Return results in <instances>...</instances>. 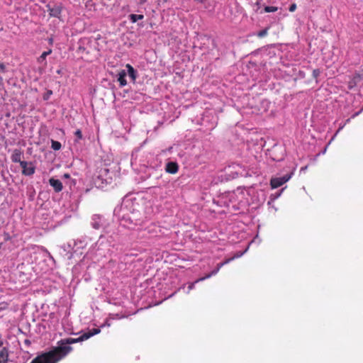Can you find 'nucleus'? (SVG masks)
Instances as JSON below:
<instances>
[{"label": "nucleus", "instance_id": "nucleus-3", "mask_svg": "<svg viewBox=\"0 0 363 363\" xmlns=\"http://www.w3.org/2000/svg\"><path fill=\"white\" fill-rule=\"evenodd\" d=\"M46 7L48 9L50 17L57 18L59 19L61 18V14L62 11V6L61 4H55L53 6H51L49 4L46 5Z\"/></svg>", "mask_w": 363, "mask_h": 363}, {"label": "nucleus", "instance_id": "nucleus-8", "mask_svg": "<svg viewBox=\"0 0 363 363\" xmlns=\"http://www.w3.org/2000/svg\"><path fill=\"white\" fill-rule=\"evenodd\" d=\"M179 166L177 162H169L166 164L165 170L169 174H175L178 172Z\"/></svg>", "mask_w": 363, "mask_h": 363}, {"label": "nucleus", "instance_id": "nucleus-4", "mask_svg": "<svg viewBox=\"0 0 363 363\" xmlns=\"http://www.w3.org/2000/svg\"><path fill=\"white\" fill-rule=\"evenodd\" d=\"M291 177V174H289L281 177L272 178L270 181V185L272 189H277L287 182L290 179Z\"/></svg>", "mask_w": 363, "mask_h": 363}, {"label": "nucleus", "instance_id": "nucleus-17", "mask_svg": "<svg viewBox=\"0 0 363 363\" xmlns=\"http://www.w3.org/2000/svg\"><path fill=\"white\" fill-rule=\"evenodd\" d=\"M129 18L133 23H135L139 20H142L144 18V16L142 14H130L129 16Z\"/></svg>", "mask_w": 363, "mask_h": 363}, {"label": "nucleus", "instance_id": "nucleus-5", "mask_svg": "<svg viewBox=\"0 0 363 363\" xmlns=\"http://www.w3.org/2000/svg\"><path fill=\"white\" fill-rule=\"evenodd\" d=\"M363 81V70L356 72L352 78L348 82V88L354 89Z\"/></svg>", "mask_w": 363, "mask_h": 363}, {"label": "nucleus", "instance_id": "nucleus-12", "mask_svg": "<svg viewBox=\"0 0 363 363\" xmlns=\"http://www.w3.org/2000/svg\"><path fill=\"white\" fill-rule=\"evenodd\" d=\"M9 352L6 347L0 351V363H6L8 362Z\"/></svg>", "mask_w": 363, "mask_h": 363}, {"label": "nucleus", "instance_id": "nucleus-29", "mask_svg": "<svg viewBox=\"0 0 363 363\" xmlns=\"http://www.w3.org/2000/svg\"><path fill=\"white\" fill-rule=\"evenodd\" d=\"M196 1H198V2H201V0H195Z\"/></svg>", "mask_w": 363, "mask_h": 363}, {"label": "nucleus", "instance_id": "nucleus-15", "mask_svg": "<svg viewBox=\"0 0 363 363\" xmlns=\"http://www.w3.org/2000/svg\"><path fill=\"white\" fill-rule=\"evenodd\" d=\"M242 255V253H238L236 255H235L233 257H232L231 258H228V259H225L223 262H220L218 264V267H223L224 265L228 264L230 262H231L232 260H233L235 258H238V257H240V256Z\"/></svg>", "mask_w": 363, "mask_h": 363}, {"label": "nucleus", "instance_id": "nucleus-27", "mask_svg": "<svg viewBox=\"0 0 363 363\" xmlns=\"http://www.w3.org/2000/svg\"><path fill=\"white\" fill-rule=\"evenodd\" d=\"M146 2V0H139V4H143Z\"/></svg>", "mask_w": 363, "mask_h": 363}, {"label": "nucleus", "instance_id": "nucleus-26", "mask_svg": "<svg viewBox=\"0 0 363 363\" xmlns=\"http://www.w3.org/2000/svg\"><path fill=\"white\" fill-rule=\"evenodd\" d=\"M196 283V282L195 281V282H194V283L190 284H189V287H188V288H189V290L193 289H194V284H195Z\"/></svg>", "mask_w": 363, "mask_h": 363}, {"label": "nucleus", "instance_id": "nucleus-19", "mask_svg": "<svg viewBox=\"0 0 363 363\" xmlns=\"http://www.w3.org/2000/svg\"><path fill=\"white\" fill-rule=\"evenodd\" d=\"M266 13L275 12L278 10L277 6H267L264 9Z\"/></svg>", "mask_w": 363, "mask_h": 363}, {"label": "nucleus", "instance_id": "nucleus-13", "mask_svg": "<svg viewBox=\"0 0 363 363\" xmlns=\"http://www.w3.org/2000/svg\"><path fill=\"white\" fill-rule=\"evenodd\" d=\"M220 269V267H219L218 265L217 264V267L214 270H213L211 272H210L205 277L198 279L196 281V282H199V281H203L206 279H208V278L211 277L212 276L216 275L219 272Z\"/></svg>", "mask_w": 363, "mask_h": 363}, {"label": "nucleus", "instance_id": "nucleus-14", "mask_svg": "<svg viewBox=\"0 0 363 363\" xmlns=\"http://www.w3.org/2000/svg\"><path fill=\"white\" fill-rule=\"evenodd\" d=\"M125 77H126V73H125V70H122L121 72H119L118 77V82L120 83L121 86H125L126 84Z\"/></svg>", "mask_w": 363, "mask_h": 363}, {"label": "nucleus", "instance_id": "nucleus-10", "mask_svg": "<svg viewBox=\"0 0 363 363\" xmlns=\"http://www.w3.org/2000/svg\"><path fill=\"white\" fill-rule=\"evenodd\" d=\"M52 52L51 50L43 52L41 55L38 58V62L42 65V67L47 66L46 57Z\"/></svg>", "mask_w": 363, "mask_h": 363}, {"label": "nucleus", "instance_id": "nucleus-16", "mask_svg": "<svg viewBox=\"0 0 363 363\" xmlns=\"http://www.w3.org/2000/svg\"><path fill=\"white\" fill-rule=\"evenodd\" d=\"M126 68L129 76L134 80L136 78V72L134 68L129 64L126 65Z\"/></svg>", "mask_w": 363, "mask_h": 363}, {"label": "nucleus", "instance_id": "nucleus-7", "mask_svg": "<svg viewBox=\"0 0 363 363\" xmlns=\"http://www.w3.org/2000/svg\"><path fill=\"white\" fill-rule=\"evenodd\" d=\"M49 184H50L51 186L53 187L54 190L56 192H60L62 190V188H63L62 183L59 179L50 178L49 180Z\"/></svg>", "mask_w": 363, "mask_h": 363}, {"label": "nucleus", "instance_id": "nucleus-23", "mask_svg": "<svg viewBox=\"0 0 363 363\" xmlns=\"http://www.w3.org/2000/svg\"><path fill=\"white\" fill-rule=\"evenodd\" d=\"M320 74V69H315L313 71V76L315 77V78H317Z\"/></svg>", "mask_w": 363, "mask_h": 363}, {"label": "nucleus", "instance_id": "nucleus-30", "mask_svg": "<svg viewBox=\"0 0 363 363\" xmlns=\"http://www.w3.org/2000/svg\"><path fill=\"white\" fill-rule=\"evenodd\" d=\"M1 345H2V342L0 341V346H1Z\"/></svg>", "mask_w": 363, "mask_h": 363}, {"label": "nucleus", "instance_id": "nucleus-1", "mask_svg": "<svg viewBox=\"0 0 363 363\" xmlns=\"http://www.w3.org/2000/svg\"><path fill=\"white\" fill-rule=\"evenodd\" d=\"M72 352L70 347H55L34 358L30 363H57Z\"/></svg>", "mask_w": 363, "mask_h": 363}, {"label": "nucleus", "instance_id": "nucleus-24", "mask_svg": "<svg viewBox=\"0 0 363 363\" xmlns=\"http://www.w3.org/2000/svg\"><path fill=\"white\" fill-rule=\"evenodd\" d=\"M52 94V92H45V93L43 94V99H44L45 101L48 100V99H50V95H51Z\"/></svg>", "mask_w": 363, "mask_h": 363}, {"label": "nucleus", "instance_id": "nucleus-2", "mask_svg": "<svg viewBox=\"0 0 363 363\" xmlns=\"http://www.w3.org/2000/svg\"><path fill=\"white\" fill-rule=\"evenodd\" d=\"M100 332H101L100 329L93 328L92 330H91L88 332L84 333L82 335H80L77 338L69 337V338L62 339L57 342V347H70L72 350V347L71 346H69V345L86 340L89 338H90L91 337H92L93 335L99 334Z\"/></svg>", "mask_w": 363, "mask_h": 363}, {"label": "nucleus", "instance_id": "nucleus-20", "mask_svg": "<svg viewBox=\"0 0 363 363\" xmlns=\"http://www.w3.org/2000/svg\"><path fill=\"white\" fill-rule=\"evenodd\" d=\"M268 33V28H264L260 31H259L257 34V37L259 38H263L266 36Z\"/></svg>", "mask_w": 363, "mask_h": 363}, {"label": "nucleus", "instance_id": "nucleus-22", "mask_svg": "<svg viewBox=\"0 0 363 363\" xmlns=\"http://www.w3.org/2000/svg\"><path fill=\"white\" fill-rule=\"evenodd\" d=\"M0 72L1 73H5L7 72L6 66L3 62H0Z\"/></svg>", "mask_w": 363, "mask_h": 363}, {"label": "nucleus", "instance_id": "nucleus-11", "mask_svg": "<svg viewBox=\"0 0 363 363\" xmlns=\"http://www.w3.org/2000/svg\"><path fill=\"white\" fill-rule=\"evenodd\" d=\"M22 152L20 150L16 149L13 150L11 155V160L13 162H18L21 164V162L23 161L21 160Z\"/></svg>", "mask_w": 363, "mask_h": 363}, {"label": "nucleus", "instance_id": "nucleus-9", "mask_svg": "<svg viewBox=\"0 0 363 363\" xmlns=\"http://www.w3.org/2000/svg\"><path fill=\"white\" fill-rule=\"evenodd\" d=\"M102 217L99 215H94L92 217V227L95 229H99L103 225Z\"/></svg>", "mask_w": 363, "mask_h": 363}, {"label": "nucleus", "instance_id": "nucleus-21", "mask_svg": "<svg viewBox=\"0 0 363 363\" xmlns=\"http://www.w3.org/2000/svg\"><path fill=\"white\" fill-rule=\"evenodd\" d=\"M74 135L77 138V140H81L82 138V133L79 129H77L74 132Z\"/></svg>", "mask_w": 363, "mask_h": 363}, {"label": "nucleus", "instance_id": "nucleus-28", "mask_svg": "<svg viewBox=\"0 0 363 363\" xmlns=\"http://www.w3.org/2000/svg\"><path fill=\"white\" fill-rule=\"evenodd\" d=\"M104 325H106L107 326H110L111 325V324L108 323V320L106 321Z\"/></svg>", "mask_w": 363, "mask_h": 363}, {"label": "nucleus", "instance_id": "nucleus-18", "mask_svg": "<svg viewBox=\"0 0 363 363\" xmlns=\"http://www.w3.org/2000/svg\"><path fill=\"white\" fill-rule=\"evenodd\" d=\"M51 147L54 150H59L61 149L62 145H61V143L60 142L54 140H51Z\"/></svg>", "mask_w": 363, "mask_h": 363}, {"label": "nucleus", "instance_id": "nucleus-25", "mask_svg": "<svg viewBox=\"0 0 363 363\" xmlns=\"http://www.w3.org/2000/svg\"><path fill=\"white\" fill-rule=\"evenodd\" d=\"M296 4L295 3L291 4V6L289 8V11L290 12H294L296 11Z\"/></svg>", "mask_w": 363, "mask_h": 363}, {"label": "nucleus", "instance_id": "nucleus-6", "mask_svg": "<svg viewBox=\"0 0 363 363\" xmlns=\"http://www.w3.org/2000/svg\"><path fill=\"white\" fill-rule=\"evenodd\" d=\"M21 167L22 168V174L26 176L33 175L35 173V167L32 163L29 164L27 162H21Z\"/></svg>", "mask_w": 363, "mask_h": 363}]
</instances>
